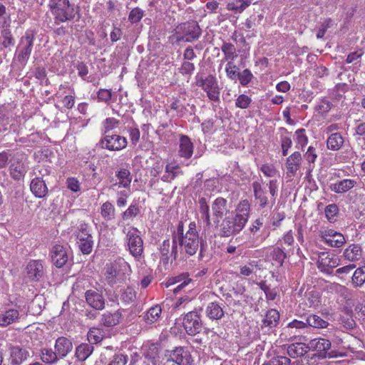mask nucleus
Masks as SVG:
<instances>
[{"label": "nucleus", "mask_w": 365, "mask_h": 365, "mask_svg": "<svg viewBox=\"0 0 365 365\" xmlns=\"http://www.w3.org/2000/svg\"><path fill=\"white\" fill-rule=\"evenodd\" d=\"M250 205L247 200H241L235 212L225 217L220 224L219 235L221 237H229L240 233L247 224L250 217Z\"/></svg>", "instance_id": "nucleus-1"}, {"label": "nucleus", "mask_w": 365, "mask_h": 365, "mask_svg": "<svg viewBox=\"0 0 365 365\" xmlns=\"http://www.w3.org/2000/svg\"><path fill=\"white\" fill-rule=\"evenodd\" d=\"M267 185L269 188V193L262 182L256 180L252 183L255 205L260 209L267 207H272L275 203L278 192L277 180H272Z\"/></svg>", "instance_id": "nucleus-2"}, {"label": "nucleus", "mask_w": 365, "mask_h": 365, "mask_svg": "<svg viewBox=\"0 0 365 365\" xmlns=\"http://www.w3.org/2000/svg\"><path fill=\"white\" fill-rule=\"evenodd\" d=\"M49 8L56 24L73 20L79 15V8L69 0H50Z\"/></svg>", "instance_id": "nucleus-3"}, {"label": "nucleus", "mask_w": 365, "mask_h": 365, "mask_svg": "<svg viewBox=\"0 0 365 365\" xmlns=\"http://www.w3.org/2000/svg\"><path fill=\"white\" fill-rule=\"evenodd\" d=\"M178 245L180 247V252L188 256L194 255L200 247L199 255L200 257H203L207 247V242L200 238L199 235H192V234H185V236H180L179 240H178Z\"/></svg>", "instance_id": "nucleus-4"}, {"label": "nucleus", "mask_w": 365, "mask_h": 365, "mask_svg": "<svg viewBox=\"0 0 365 365\" xmlns=\"http://www.w3.org/2000/svg\"><path fill=\"white\" fill-rule=\"evenodd\" d=\"M35 34L33 30H27L21 37L16 51V58L22 65H25L32 51Z\"/></svg>", "instance_id": "nucleus-5"}, {"label": "nucleus", "mask_w": 365, "mask_h": 365, "mask_svg": "<svg viewBox=\"0 0 365 365\" xmlns=\"http://www.w3.org/2000/svg\"><path fill=\"white\" fill-rule=\"evenodd\" d=\"M126 240L130 253L139 259L143 253V241L137 228L130 227L126 235Z\"/></svg>", "instance_id": "nucleus-6"}, {"label": "nucleus", "mask_w": 365, "mask_h": 365, "mask_svg": "<svg viewBox=\"0 0 365 365\" xmlns=\"http://www.w3.org/2000/svg\"><path fill=\"white\" fill-rule=\"evenodd\" d=\"M77 244L84 255L90 254L93 250V240L87 224H81L76 232Z\"/></svg>", "instance_id": "nucleus-7"}, {"label": "nucleus", "mask_w": 365, "mask_h": 365, "mask_svg": "<svg viewBox=\"0 0 365 365\" xmlns=\"http://www.w3.org/2000/svg\"><path fill=\"white\" fill-rule=\"evenodd\" d=\"M167 360L178 365H192L194 361L190 352L184 346H178L173 350H166Z\"/></svg>", "instance_id": "nucleus-8"}, {"label": "nucleus", "mask_w": 365, "mask_h": 365, "mask_svg": "<svg viewBox=\"0 0 365 365\" xmlns=\"http://www.w3.org/2000/svg\"><path fill=\"white\" fill-rule=\"evenodd\" d=\"M212 221L216 226L220 221L230 213V205L227 200L222 197H218L211 204Z\"/></svg>", "instance_id": "nucleus-9"}, {"label": "nucleus", "mask_w": 365, "mask_h": 365, "mask_svg": "<svg viewBox=\"0 0 365 365\" xmlns=\"http://www.w3.org/2000/svg\"><path fill=\"white\" fill-rule=\"evenodd\" d=\"M36 175V178L32 179L30 184V190L32 194L38 197L43 198L46 196L48 189L46 184L45 180H43L42 177L46 175H48V171L47 169H42L38 170V174L34 173Z\"/></svg>", "instance_id": "nucleus-10"}, {"label": "nucleus", "mask_w": 365, "mask_h": 365, "mask_svg": "<svg viewBox=\"0 0 365 365\" xmlns=\"http://www.w3.org/2000/svg\"><path fill=\"white\" fill-rule=\"evenodd\" d=\"M183 327L187 334L195 336L202 330L200 316L196 311L187 313L183 318Z\"/></svg>", "instance_id": "nucleus-11"}, {"label": "nucleus", "mask_w": 365, "mask_h": 365, "mask_svg": "<svg viewBox=\"0 0 365 365\" xmlns=\"http://www.w3.org/2000/svg\"><path fill=\"white\" fill-rule=\"evenodd\" d=\"M127 139L120 135L106 134L100 141L102 148L113 151L121 150L127 146Z\"/></svg>", "instance_id": "nucleus-12"}, {"label": "nucleus", "mask_w": 365, "mask_h": 365, "mask_svg": "<svg viewBox=\"0 0 365 365\" xmlns=\"http://www.w3.org/2000/svg\"><path fill=\"white\" fill-rule=\"evenodd\" d=\"M178 31L182 32L183 37L180 39L191 42L197 39L201 35V29L195 21H188L182 24L178 27Z\"/></svg>", "instance_id": "nucleus-13"}, {"label": "nucleus", "mask_w": 365, "mask_h": 365, "mask_svg": "<svg viewBox=\"0 0 365 365\" xmlns=\"http://www.w3.org/2000/svg\"><path fill=\"white\" fill-rule=\"evenodd\" d=\"M319 236L327 245L334 247H340L346 242L344 235L333 229L321 230Z\"/></svg>", "instance_id": "nucleus-14"}, {"label": "nucleus", "mask_w": 365, "mask_h": 365, "mask_svg": "<svg viewBox=\"0 0 365 365\" xmlns=\"http://www.w3.org/2000/svg\"><path fill=\"white\" fill-rule=\"evenodd\" d=\"M331 348V342L329 340L324 338H315L309 341L307 344L308 351L311 350L317 352L319 358L324 359L327 356V351Z\"/></svg>", "instance_id": "nucleus-15"}, {"label": "nucleus", "mask_w": 365, "mask_h": 365, "mask_svg": "<svg viewBox=\"0 0 365 365\" xmlns=\"http://www.w3.org/2000/svg\"><path fill=\"white\" fill-rule=\"evenodd\" d=\"M85 299L87 304L96 311H101L105 308V299L102 292L97 289H88L85 292Z\"/></svg>", "instance_id": "nucleus-16"}, {"label": "nucleus", "mask_w": 365, "mask_h": 365, "mask_svg": "<svg viewBox=\"0 0 365 365\" xmlns=\"http://www.w3.org/2000/svg\"><path fill=\"white\" fill-rule=\"evenodd\" d=\"M52 262L56 267L61 268L68 261V249L61 245H55L50 252Z\"/></svg>", "instance_id": "nucleus-17"}, {"label": "nucleus", "mask_w": 365, "mask_h": 365, "mask_svg": "<svg viewBox=\"0 0 365 365\" xmlns=\"http://www.w3.org/2000/svg\"><path fill=\"white\" fill-rule=\"evenodd\" d=\"M302 163V154L295 151L290 155L286 160L287 177L292 178L297 175Z\"/></svg>", "instance_id": "nucleus-18"}, {"label": "nucleus", "mask_w": 365, "mask_h": 365, "mask_svg": "<svg viewBox=\"0 0 365 365\" xmlns=\"http://www.w3.org/2000/svg\"><path fill=\"white\" fill-rule=\"evenodd\" d=\"M305 327H307V323L294 319L283 328L281 336H284V339L289 341L293 340L299 334V329Z\"/></svg>", "instance_id": "nucleus-19"}, {"label": "nucleus", "mask_w": 365, "mask_h": 365, "mask_svg": "<svg viewBox=\"0 0 365 365\" xmlns=\"http://www.w3.org/2000/svg\"><path fill=\"white\" fill-rule=\"evenodd\" d=\"M26 270L28 277L34 282L38 281L44 273L43 266L41 260H31L28 263Z\"/></svg>", "instance_id": "nucleus-20"}, {"label": "nucleus", "mask_w": 365, "mask_h": 365, "mask_svg": "<svg viewBox=\"0 0 365 365\" xmlns=\"http://www.w3.org/2000/svg\"><path fill=\"white\" fill-rule=\"evenodd\" d=\"M10 360L13 365H20L29 356V352L19 346L9 345Z\"/></svg>", "instance_id": "nucleus-21"}, {"label": "nucleus", "mask_w": 365, "mask_h": 365, "mask_svg": "<svg viewBox=\"0 0 365 365\" xmlns=\"http://www.w3.org/2000/svg\"><path fill=\"white\" fill-rule=\"evenodd\" d=\"M197 207L200 220L206 227H210L212 225L210 207L207 199L204 197H200L197 201Z\"/></svg>", "instance_id": "nucleus-22"}, {"label": "nucleus", "mask_w": 365, "mask_h": 365, "mask_svg": "<svg viewBox=\"0 0 365 365\" xmlns=\"http://www.w3.org/2000/svg\"><path fill=\"white\" fill-rule=\"evenodd\" d=\"M122 319V312L120 309L114 312H106L101 317L100 324L106 327H113L118 325Z\"/></svg>", "instance_id": "nucleus-23"}, {"label": "nucleus", "mask_w": 365, "mask_h": 365, "mask_svg": "<svg viewBox=\"0 0 365 365\" xmlns=\"http://www.w3.org/2000/svg\"><path fill=\"white\" fill-rule=\"evenodd\" d=\"M54 347L58 358L63 359L71 351L73 344L68 338L61 336L56 339Z\"/></svg>", "instance_id": "nucleus-24"}, {"label": "nucleus", "mask_w": 365, "mask_h": 365, "mask_svg": "<svg viewBox=\"0 0 365 365\" xmlns=\"http://www.w3.org/2000/svg\"><path fill=\"white\" fill-rule=\"evenodd\" d=\"M193 144L187 135H181L179 142L178 155L180 158L189 159L193 154Z\"/></svg>", "instance_id": "nucleus-25"}, {"label": "nucleus", "mask_w": 365, "mask_h": 365, "mask_svg": "<svg viewBox=\"0 0 365 365\" xmlns=\"http://www.w3.org/2000/svg\"><path fill=\"white\" fill-rule=\"evenodd\" d=\"M337 265L336 260L330 255L322 252L319 255L317 267L322 272H329L330 269L336 267Z\"/></svg>", "instance_id": "nucleus-26"}, {"label": "nucleus", "mask_w": 365, "mask_h": 365, "mask_svg": "<svg viewBox=\"0 0 365 365\" xmlns=\"http://www.w3.org/2000/svg\"><path fill=\"white\" fill-rule=\"evenodd\" d=\"M356 185V182L352 179H344L331 183L330 190L337 194L344 193L352 189Z\"/></svg>", "instance_id": "nucleus-27"}, {"label": "nucleus", "mask_w": 365, "mask_h": 365, "mask_svg": "<svg viewBox=\"0 0 365 365\" xmlns=\"http://www.w3.org/2000/svg\"><path fill=\"white\" fill-rule=\"evenodd\" d=\"M20 317L19 310L17 308L8 309L0 314V327H6L16 322Z\"/></svg>", "instance_id": "nucleus-28"}, {"label": "nucleus", "mask_w": 365, "mask_h": 365, "mask_svg": "<svg viewBox=\"0 0 365 365\" xmlns=\"http://www.w3.org/2000/svg\"><path fill=\"white\" fill-rule=\"evenodd\" d=\"M196 84L205 91H215L217 88L216 79L212 76H207L205 78L197 74L196 76Z\"/></svg>", "instance_id": "nucleus-29"}, {"label": "nucleus", "mask_w": 365, "mask_h": 365, "mask_svg": "<svg viewBox=\"0 0 365 365\" xmlns=\"http://www.w3.org/2000/svg\"><path fill=\"white\" fill-rule=\"evenodd\" d=\"M284 347H287L288 355L293 359L302 357L308 351L307 344L301 342L284 345Z\"/></svg>", "instance_id": "nucleus-30"}, {"label": "nucleus", "mask_w": 365, "mask_h": 365, "mask_svg": "<svg viewBox=\"0 0 365 365\" xmlns=\"http://www.w3.org/2000/svg\"><path fill=\"white\" fill-rule=\"evenodd\" d=\"M115 176L119 180V182H115L112 185V187L118 186V187H125L128 188L130 187L132 176L130 171L127 168H120L118 171L115 172Z\"/></svg>", "instance_id": "nucleus-31"}, {"label": "nucleus", "mask_w": 365, "mask_h": 365, "mask_svg": "<svg viewBox=\"0 0 365 365\" xmlns=\"http://www.w3.org/2000/svg\"><path fill=\"white\" fill-rule=\"evenodd\" d=\"M343 256L348 261H358L362 257L361 247L357 244H351L344 250Z\"/></svg>", "instance_id": "nucleus-32"}, {"label": "nucleus", "mask_w": 365, "mask_h": 365, "mask_svg": "<svg viewBox=\"0 0 365 365\" xmlns=\"http://www.w3.org/2000/svg\"><path fill=\"white\" fill-rule=\"evenodd\" d=\"M181 175H182V171L179 165L168 163L165 165V173L162 176L161 180L166 182H170L175 178Z\"/></svg>", "instance_id": "nucleus-33"}, {"label": "nucleus", "mask_w": 365, "mask_h": 365, "mask_svg": "<svg viewBox=\"0 0 365 365\" xmlns=\"http://www.w3.org/2000/svg\"><path fill=\"white\" fill-rule=\"evenodd\" d=\"M9 170L12 178L15 180H19L26 175L27 167L24 163L16 161L11 164Z\"/></svg>", "instance_id": "nucleus-34"}, {"label": "nucleus", "mask_w": 365, "mask_h": 365, "mask_svg": "<svg viewBox=\"0 0 365 365\" xmlns=\"http://www.w3.org/2000/svg\"><path fill=\"white\" fill-rule=\"evenodd\" d=\"M205 313L209 319L218 320L224 317L222 307L217 302H210L206 307Z\"/></svg>", "instance_id": "nucleus-35"}, {"label": "nucleus", "mask_w": 365, "mask_h": 365, "mask_svg": "<svg viewBox=\"0 0 365 365\" xmlns=\"http://www.w3.org/2000/svg\"><path fill=\"white\" fill-rule=\"evenodd\" d=\"M221 50L224 53V58L221 60L220 66L225 61H233L237 57V53L234 44L224 42L221 46Z\"/></svg>", "instance_id": "nucleus-36"}, {"label": "nucleus", "mask_w": 365, "mask_h": 365, "mask_svg": "<svg viewBox=\"0 0 365 365\" xmlns=\"http://www.w3.org/2000/svg\"><path fill=\"white\" fill-rule=\"evenodd\" d=\"M183 231V223L180 222L178 225L177 231L174 232L172 236L173 245L170 256L173 257L174 259H177L178 255V240H179L180 236H185Z\"/></svg>", "instance_id": "nucleus-37"}, {"label": "nucleus", "mask_w": 365, "mask_h": 365, "mask_svg": "<svg viewBox=\"0 0 365 365\" xmlns=\"http://www.w3.org/2000/svg\"><path fill=\"white\" fill-rule=\"evenodd\" d=\"M162 309L160 305L156 304L150 307L143 315V320L149 324L157 322L161 315Z\"/></svg>", "instance_id": "nucleus-38"}, {"label": "nucleus", "mask_w": 365, "mask_h": 365, "mask_svg": "<svg viewBox=\"0 0 365 365\" xmlns=\"http://www.w3.org/2000/svg\"><path fill=\"white\" fill-rule=\"evenodd\" d=\"M93 351V346L91 344L83 343L76 349V356L79 361L87 359Z\"/></svg>", "instance_id": "nucleus-39"}, {"label": "nucleus", "mask_w": 365, "mask_h": 365, "mask_svg": "<svg viewBox=\"0 0 365 365\" xmlns=\"http://www.w3.org/2000/svg\"><path fill=\"white\" fill-rule=\"evenodd\" d=\"M279 320V313L276 309H270L267 312L262 321V326L269 328L277 327Z\"/></svg>", "instance_id": "nucleus-40"}, {"label": "nucleus", "mask_w": 365, "mask_h": 365, "mask_svg": "<svg viewBox=\"0 0 365 365\" xmlns=\"http://www.w3.org/2000/svg\"><path fill=\"white\" fill-rule=\"evenodd\" d=\"M344 144V138L339 133L331 134L327 140V146L329 150H338Z\"/></svg>", "instance_id": "nucleus-41"}, {"label": "nucleus", "mask_w": 365, "mask_h": 365, "mask_svg": "<svg viewBox=\"0 0 365 365\" xmlns=\"http://www.w3.org/2000/svg\"><path fill=\"white\" fill-rule=\"evenodd\" d=\"M252 1V0H234L227 4V9L229 11H232L236 13H242L251 4Z\"/></svg>", "instance_id": "nucleus-42"}, {"label": "nucleus", "mask_w": 365, "mask_h": 365, "mask_svg": "<svg viewBox=\"0 0 365 365\" xmlns=\"http://www.w3.org/2000/svg\"><path fill=\"white\" fill-rule=\"evenodd\" d=\"M305 323H307V327L310 326L317 329L327 328L329 325L328 322L316 314L309 315Z\"/></svg>", "instance_id": "nucleus-43"}, {"label": "nucleus", "mask_w": 365, "mask_h": 365, "mask_svg": "<svg viewBox=\"0 0 365 365\" xmlns=\"http://www.w3.org/2000/svg\"><path fill=\"white\" fill-rule=\"evenodd\" d=\"M41 359L46 364H54L57 362L58 356L51 349L43 348L41 351Z\"/></svg>", "instance_id": "nucleus-44"}, {"label": "nucleus", "mask_w": 365, "mask_h": 365, "mask_svg": "<svg viewBox=\"0 0 365 365\" xmlns=\"http://www.w3.org/2000/svg\"><path fill=\"white\" fill-rule=\"evenodd\" d=\"M365 282V266L356 269L352 276V283L356 287H361Z\"/></svg>", "instance_id": "nucleus-45"}, {"label": "nucleus", "mask_w": 365, "mask_h": 365, "mask_svg": "<svg viewBox=\"0 0 365 365\" xmlns=\"http://www.w3.org/2000/svg\"><path fill=\"white\" fill-rule=\"evenodd\" d=\"M101 214L106 220H111L115 217L114 206L109 202H104L101 207Z\"/></svg>", "instance_id": "nucleus-46"}, {"label": "nucleus", "mask_w": 365, "mask_h": 365, "mask_svg": "<svg viewBox=\"0 0 365 365\" xmlns=\"http://www.w3.org/2000/svg\"><path fill=\"white\" fill-rule=\"evenodd\" d=\"M240 274L242 277H250L257 269V264L255 261H252L246 264L239 267Z\"/></svg>", "instance_id": "nucleus-47"}, {"label": "nucleus", "mask_w": 365, "mask_h": 365, "mask_svg": "<svg viewBox=\"0 0 365 365\" xmlns=\"http://www.w3.org/2000/svg\"><path fill=\"white\" fill-rule=\"evenodd\" d=\"M296 135V148L298 149L303 150L308 143V138L305 134V130L304 128H299L295 132Z\"/></svg>", "instance_id": "nucleus-48"}, {"label": "nucleus", "mask_w": 365, "mask_h": 365, "mask_svg": "<svg viewBox=\"0 0 365 365\" xmlns=\"http://www.w3.org/2000/svg\"><path fill=\"white\" fill-rule=\"evenodd\" d=\"M87 336L89 342L91 344H97L103 339V331L99 328H91L88 331Z\"/></svg>", "instance_id": "nucleus-49"}, {"label": "nucleus", "mask_w": 365, "mask_h": 365, "mask_svg": "<svg viewBox=\"0 0 365 365\" xmlns=\"http://www.w3.org/2000/svg\"><path fill=\"white\" fill-rule=\"evenodd\" d=\"M339 207L336 204L328 205L324 209V213L327 219L330 222H334L336 220V217L339 215Z\"/></svg>", "instance_id": "nucleus-50"}, {"label": "nucleus", "mask_w": 365, "mask_h": 365, "mask_svg": "<svg viewBox=\"0 0 365 365\" xmlns=\"http://www.w3.org/2000/svg\"><path fill=\"white\" fill-rule=\"evenodd\" d=\"M270 256L279 266L283 264L284 260L287 257L285 252L280 247H274L270 253Z\"/></svg>", "instance_id": "nucleus-51"}, {"label": "nucleus", "mask_w": 365, "mask_h": 365, "mask_svg": "<svg viewBox=\"0 0 365 365\" xmlns=\"http://www.w3.org/2000/svg\"><path fill=\"white\" fill-rule=\"evenodd\" d=\"M227 76L232 80H237L239 76V68L235 65L233 61H228L225 66Z\"/></svg>", "instance_id": "nucleus-52"}, {"label": "nucleus", "mask_w": 365, "mask_h": 365, "mask_svg": "<svg viewBox=\"0 0 365 365\" xmlns=\"http://www.w3.org/2000/svg\"><path fill=\"white\" fill-rule=\"evenodd\" d=\"M183 281H188V282L191 281V279L189 278V274L187 273H182L178 276L168 278L165 282V285L166 287H169L170 286L178 283L180 284Z\"/></svg>", "instance_id": "nucleus-53"}, {"label": "nucleus", "mask_w": 365, "mask_h": 365, "mask_svg": "<svg viewBox=\"0 0 365 365\" xmlns=\"http://www.w3.org/2000/svg\"><path fill=\"white\" fill-rule=\"evenodd\" d=\"M119 124L120 121L115 118H107L105 119L102 123L103 130L105 134L118 128Z\"/></svg>", "instance_id": "nucleus-54"}, {"label": "nucleus", "mask_w": 365, "mask_h": 365, "mask_svg": "<svg viewBox=\"0 0 365 365\" xmlns=\"http://www.w3.org/2000/svg\"><path fill=\"white\" fill-rule=\"evenodd\" d=\"M170 240H165L163 242L162 245L160 247V251L161 254V261L164 264H167L170 259L169 252H170Z\"/></svg>", "instance_id": "nucleus-55"}, {"label": "nucleus", "mask_w": 365, "mask_h": 365, "mask_svg": "<svg viewBox=\"0 0 365 365\" xmlns=\"http://www.w3.org/2000/svg\"><path fill=\"white\" fill-rule=\"evenodd\" d=\"M140 212V210L138 205H131L123 213V220H130L136 217Z\"/></svg>", "instance_id": "nucleus-56"}, {"label": "nucleus", "mask_w": 365, "mask_h": 365, "mask_svg": "<svg viewBox=\"0 0 365 365\" xmlns=\"http://www.w3.org/2000/svg\"><path fill=\"white\" fill-rule=\"evenodd\" d=\"M117 269L113 266H108L106 269L105 277L108 283L112 284L115 282Z\"/></svg>", "instance_id": "nucleus-57"}, {"label": "nucleus", "mask_w": 365, "mask_h": 365, "mask_svg": "<svg viewBox=\"0 0 365 365\" xmlns=\"http://www.w3.org/2000/svg\"><path fill=\"white\" fill-rule=\"evenodd\" d=\"M290 363L291 360L288 357L276 356L267 362V365H289Z\"/></svg>", "instance_id": "nucleus-58"}, {"label": "nucleus", "mask_w": 365, "mask_h": 365, "mask_svg": "<svg viewBox=\"0 0 365 365\" xmlns=\"http://www.w3.org/2000/svg\"><path fill=\"white\" fill-rule=\"evenodd\" d=\"M121 298L126 303L133 302L136 299V292L133 288L128 287L122 294Z\"/></svg>", "instance_id": "nucleus-59"}, {"label": "nucleus", "mask_w": 365, "mask_h": 365, "mask_svg": "<svg viewBox=\"0 0 365 365\" xmlns=\"http://www.w3.org/2000/svg\"><path fill=\"white\" fill-rule=\"evenodd\" d=\"M128 362V356L123 354H115L108 365H125Z\"/></svg>", "instance_id": "nucleus-60"}, {"label": "nucleus", "mask_w": 365, "mask_h": 365, "mask_svg": "<svg viewBox=\"0 0 365 365\" xmlns=\"http://www.w3.org/2000/svg\"><path fill=\"white\" fill-rule=\"evenodd\" d=\"M143 16V11L139 8H135L130 12L128 19L132 23H138Z\"/></svg>", "instance_id": "nucleus-61"}, {"label": "nucleus", "mask_w": 365, "mask_h": 365, "mask_svg": "<svg viewBox=\"0 0 365 365\" xmlns=\"http://www.w3.org/2000/svg\"><path fill=\"white\" fill-rule=\"evenodd\" d=\"M250 103L251 98L245 94H242L237 98L235 105L237 107L244 109L247 108Z\"/></svg>", "instance_id": "nucleus-62"}, {"label": "nucleus", "mask_w": 365, "mask_h": 365, "mask_svg": "<svg viewBox=\"0 0 365 365\" xmlns=\"http://www.w3.org/2000/svg\"><path fill=\"white\" fill-rule=\"evenodd\" d=\"M252 76H253L250 70L245 69L242 71V72L239 73L237 79H239L242 85H247L250 82Z\"/></svg>", "instance_id": "nucleus-63"}, {"label": "nucleus", "mask_w": 365, "mask_h": 365, "mask_svg": "<svg viewBox=\"0 0 365 365\" xmlns=\"http://www.w3.org/2000/svg\"><path fill=\"white\" fill-rule=\"evenodd\" d=\"M292 145V140L290 137L284 136L281 139V147L283 156H287L289 149Z\"/></svg>", "instance_id": "nucleus-64"}]
</instances>
